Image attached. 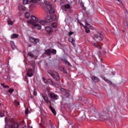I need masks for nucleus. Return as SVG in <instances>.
Listing matches in <instances>:
<instances>
[{"label":"nucleus","mask_w":128,"mask_h":128,"mask_svg":"<svg viewBox=\"0 0 128 128\" xmlns=\"http://www.w3.org/2000/svg\"><path fill=\"white\" fill-rule=\"evenodd\" d=\"M53 2H56V0H52Z\"/></svg>","instance_id":"obj_53"},{"label":"nucleus","mask_w":128,"mask_h":128,"mask_svg":"<svg viewBox=\"0 0 128 128\" xmlns=\"http://www.w3.org/2000/svg\"><path fill=\"white\" fill-rule=\"evenodd\" d=\"M40 96L43 100L46 102V104H48L50 102V100H48V96H44L42 94H40Z\"/></svg>","instance_id":"obj_9"},{"label":"nucleus","mask_w":128,"mask_h":128,"mask_svg":"<svg viewBox=\"0 0 128 128\" xmlns=\"http://www.w3.org/2000/svg\"><path fill=\"white\" fill-rule=\"evenodd\" d=\"M28 56H30L31 58H34V54H32V52H28Z\"/></svg>","instance_id":"obj_30"},{"label":"nucleus","mask_w":128,"mask_h":128,"mask_svg":"<svg viewBox=\"0 0 128 128\" xmlns=\"http://www.w3.org/2000/svg\"><path fill=\"white\" fill-rule=\"evenodd\" d=\"M49 74L51 75L53 78H54V80H60V76H58V72H54Z\"/></svg>","instance_id":"obj_5"},{"label":"nucleus","mask_w":128,"mask_h":128,"mask_svg":"<svg viewBox=\"0 0 128 128\" xmlns=\"http://www.w3.org/2000/svg\"><path fill=\"white\" fill-rule=\"evenodd\" d=\"M102 80H104L106 81V82L107 83V84H112V82L110 80H108V79H106V77L104 76H102Z\"/></svg>","instance_id":"obj_18"},{"label":"nucleus","mask_w":128,"mask_h":128,"mask_svg":"<svg viewBox=\"0 0 128 128\" xmlns=\"http://www.w3.org/2000/svg\"><path fill=\"white\" fill-rule=\"evenodd\" d=\"M70 93H66L65 94V96H66L67 98H70Z\"/></svg>","instance_id":"obj_46"},{"label":"nucleus","mask_w":128,"mask_h":128,"mask_svg":"<svg viewBox=\"0 0 128 128\" xmlns=\"http://www.w3.org/2000/svg\"><path fill=\"white\" fill-rule=\"evenodd\" d=\"M30 4V1L28 0H23V4Z\"/></svg>","instance_id":"obj_24"},{"label":"nucleus","mask_w":128,"mask_h":128,"mask_svg":"<svg viewBox=\"0 0 128 128\" xmlns=\"http://www.w3.org/2000/svg\"><path fill=\"white\" fill-rule=\"evenodd\" d=\"M68 41L70 42H72V44H74V38L72 37H69L68 38Z\"/></svg>","instance_id":"obj_19"},{"label":"nucleus","mask_w":128,"mask_h":128,"mask_svg":"<svg viewBox=\"0 0 128 128\" xmlns=\"http://www.w3.org/2000/svg\"><path fill=\"white\" fill-rule=\"evenodd\" d=\"M80 26H84H84L83 24H82L81 22H80Z\"/></svg>","instance_id":"obj_51"},{"label":"nucleus","mask_w":128,"mask_h":128,"mask_svg":"<svg viewBox=\"0 0 128 128\" xmlns=\"http://www.w3.org/2000/svg\"><path fill=\"white\" fill-rule=\"evenodd\" d=\"M93 82H98L99 80L98 78L96 76H92L91 78Z\"/></svg>","instance_id":"obj_22"},{"label":"nucleus","mask_w":128,"mask_h":128,"mask_svg":"<svg viewBox=\"0 0 128 128\" xmlns=\"http://www.w3.org/2000/svg\"><path fill=\"white\" fill-rule=\"evenodd\" d=\"M30 20H27L28 24H34V22H38V18L35 16H30Z\"/></svg>","instance_id":"obj_3"},{"label":"nucleus","mask_w":128,"mask_h":128,"mask_svg":"<svg viewBox=\"0 0 128 128\" xmlns=\"http://www.w3.org/2000/svg\"><path fill=\"white\" fill-rule=\"evenodd\" d=\"M63 62H64V64H67L68 66H72L70 64V62H68V61L66 60H64Z\"/></svg>","instance_id":"obj_20"},{"label":"nucleus","mask_w":128,"mask_h":128,"mask_svg":"<svg viewBox=\"0 0 128 128\" xmlns=\"http://www.w3.org/2000/svg\"><path fill=\"white\" fill-rule=\"evenodd\" d=\"M40 24H42V26H44V24H46V20H42L41 22H40Z\"/></svg>","instance_id":"obj_32"},{"label":"nucleus","mask_w":128,"mask_h":128,"mask_svg":"<svg viewBox=\"0 0 128 128\" xmlns=\"http://www.w3.org/2000/svg\"><path fill=\"white\" fill-rule=\"evenodd\" d=\"M2 114H4V116H8V112L6 111H4V112H3Z\"/></svg>","instance_id":"obj_45"},{"label":"nucleus","mask_w":128,"mask_h":128,"mask_svg":"<svg viewBox=\"0 0 128 128\" xmlns=\"http://www.w3.org/2000/svg\"><path fill=\"white\" fill-rule=\"evenodd\" d=\"M25 114H28V110H26V111H25Z\"/></svg>","instance_id":"obj_52"},{"label":"nucleus","mask_w":128,"mask_h":128,"mask_svg":"<svg viewBox=\"0 0 128 128\" xmlns=\"http://www.w3.org/2000/svg\"><path fill=\"white\" fill-rule=\"evenodd\" d=\"M28 46H29L30 48V46H32V45L29 44V45H28Z\"/></svg>","instance_id":"obj_55"},{"label":"nucleus","mask_w":128,"mask_h":128,"mask_svg":"<svg viewBox=\"0 0 128 128\" xmlns=\"http://www.w3.org/2000/svg\"><path fill=\"white\" fill-rule=\"evenodd\" d=\"M10 44L11 46V48L13 50L16 48V44H14V41H10Z\"/></svg>","instance_id":"obj_12"},{"label":"nucleus","mask_w":128,"mask_h":128,"mask_svg":"<svg viewBox=\"0 0 128 128\" xmlns=\"http://www.w3.org/2000/svg\"><path fill=\"white\" fill-rule=\"evenodd\" d=\"M14 90L12 88H10L8 92H10V94H12V92H14Z\"/></svg>","instance_id":"obj_41"},{"label":"nucleus","mask_w":128,"mask_h":128,"mask_svg":"<svg viewBox=\"0 0 128 128\" xmlns=\"http://www.w3.org/2000/svg\"><path fill=\"white\" fill-rule=\"evenodd\" d=\"M52 28H56V26H57V24H56V22H54V23H52Z\"/></svg>","instance_id":"obj_33"},{"label":"nucleus","mask_w":128,"mask_h":128,"mask_svg":"<svg viewBox=\"0 0 128 128\" xmlns=\"http://www.w3.org/2000/svg\"><path fill=\"white\" fill-rule=\"evenodd\" d=\"M47 82H49V84L52 86H54V82H52L50 79H48Z\"/></svg>","instance_id":"obj_26"},{"label":"nucleus","mask_w":128,"mask_h":128,"mask_svg":"<svg viewBox=\"0 0 128 128\" xmlns=\"http://www.w3.org/2000/svg\"><path fill=\"white\" fill-rule=\"evenodd\" d=\"M46 54H52V50H47L46 51Z\"/></svg>","instance_id":"obj_29"},{"label":"nucleus","mask_w":128,"mask_h":128,"mask_svg":"<svg viewBox=\"0 0 128 128\" xmlns=\"http://www.w3.org/2000/svg\"><path fill=\"white\" fill-rule=\"evenodd\" d=\"M60 91L62 92H66V90L62 88L60 89Z\"/></svg>","instance_id":"obj_38"},{"label":"nucleus","mask_w":128,"mask_h":128,"mask_svg":"<svg viewBox=\"0 0 128 128\" xmlns=\"http://www.w3.org/2000/svg\"><path fill=\"white\" fill-rule=\"evenodd\" d=\"M84 28H85L86 34H89V32H90V30L88 28V26H84Z\"/></svg>","instance_id":"obj_21"},{"label":"nucleus","mask_w":128,"mask_h":128,"mask_svg":"<svg viewBox=\"0 0 128 128\" xmlns=\"http://www.w3.org/2000/svg\"><path fill=\"white\" fill-rule=\"evenodd\" d=\"M2 86H3V88H10V87L8 86H4V84H2Z\"/></svg>","instance_id":"obj_47"},{"label":"nucleus","mask_w":128,"mask_h":128,"mask_svg":"<svg viewBox=\"0 0 128 128\" xmlns=\"http://www.w3.org/2000/svg\"><path fill=\"white\" fill-rule=\"evenodd\" d=\"M70 8V4H66L62 6V10H68Z\"/></svg>","instance_id":"obj_10"},{"label":"nucleus","mask_w":128,"mask_h":128,"mask_svg":"<svg viewBox=\"0 0 128 128\" xmlns=\"http://www.w3.org/2000/svg\"><path fill=\"white\" fill-rule=\"evenodd\" d=\"M14 104L15 106H20V103H19V102L16 101V100H14Z\"/></svg>","instance_id":"obj_35"},{"label":"nucleus","mask_w":128,"mask_h":128,"mask_svg":"<svg viewBox=\"0 0 128 128\" xmlns=\"http://www.w3.org/2000/svg\"><path fill=\"white\" fill-rule=\"evenodd\" d=\"M80 6H81V8H84V4L81 3L80 4Z\"/></svg>","instance_id":"obj_49"},{"label":"nucleus","mask_w":128,"mask_h":128,"mask_svg":"<svg viewBox=\"0 0 128 128\" xmlns=\"http://www.w3.org/2000/svg\"><path fill=\"white\" fill-rule=\"evenodd\" d=\"M66 92H68V90H67Z\"/></svg>","instance_id":"obj_58"},{"label":"nucleus","mask_w":128,"mask_h":128,"mask_svg":"<svg viewBox=\"0 0 128 128\" xmlns=\"http://www.w3.org/2000/svg\"><path fill=\"white\" fill-rule=\"evenodd\" d=\"M34 28L37 30H42V26L40 24H36L34 25Z\"/></svg>","instance_id":"obj_17"},{"label":"nucleus","mask_w":128,"mask_h":128,"mask_svg":"<svg viewBox=\"0 0 128 128\" xmlns=\"http://www.w3.org/2000/svg\"><path fill=\"white\" fill-rule=\"evenodd\" d=\"M105 54H106V52H105Z\"/></svg>","instance_id":"obj_57"},{"label":"nucleus","mask_w":128,"mask_h":128,"mask_svg":"<svg viewBox=\"0 0 128 128\" xmlns=\"http://www.w3.org/2000/svg\"><path fill=\"white\" fill-rule=\"evenodd\" d=\"M46 22H50L52 21V16H48L46 18Z\"/></svg>","instance_id":"obj_11"},{"label":"nucleus","mask_w":128,"mask_h":128,"mask_svg":"<svg viewBox=\"0 0 128 128\" xmlns=\"http://www.w3.org/2000/svg\"><path fill=\"white\" fill-rule=\"evenodd\" d=\"M50 110L52 112V114H54V116L56 115V110H54V108H52V106H50Z\"/></svg>","instance_id":"obj_13"},{"label":"nucleus","mask_w":128,"mask_h":128,"mask_svg":"<svg viewBox=\"0 0 128 128\" xmlns=\"http://www.w3.org/2000/svg\"><path fill=\"white\" fill-rule=\"evenodd\" d=\"M1 14H2L0 13V16H1Z\"/></svg>","instance_id":"obj_56"},{"label":"nucleus","mask_w":128,"mask_h":128,"mask_svg":"<svg viewBox=\"0 0 128 128\" xmlns=\"http://www.w3.org/2000/svg\"><path fill=\"white\" fill-rule=\"evenodd\" d=\"M73 34H74V32H68V36H72Z\"/></svg>","instance_id":"obj_48"},{"label":"nucleus","mask_w":128,"mask_h":128,"mask_svg":"<svg viewBox=\"0 0 128 128\" xmlns=\"http://www.w3.org/2000/svg\"><path fill=\"white\" fill-rule=\"evenodd\" d=\"M42 4H46V6L44 8L45 12H49L50 14L54 12V4H51L50 2H46V0H38Z\"/></svg>","instance_id":"obj_2"},{"label":"nucleus","mask_w":128,"mask_h":128,"mask_svg":"<svg viewBox=\"0 0 128 128\" xmlns=\"http://www.w3.org/2000/svg\"><path fill=\"white\" fill-rule=\"evenodd\" d=\"M85 24H86V26H88V28H90V30L94 29V27H92V26L90 24H88L87 22H85Z\"/></svg>","instance_id":"obj_23"},{"label":"nucleus","mask_w":128,"mask_h":128,"mask_svg":"<svg viewBox=\"0 0 128 128\" xmlns=\"http://www.w3.org/2000/svg\"><path fill=\"white\" fill-rule=\"evenodd\" d=\"M93 39L98 42H100L102 40V35L100 34H95L92 36Z\"/></svg>","instance_id":"obj_4"},{"label":"nucleus","mask_w":128,"mask_h":128,"mask_svg":"<svg viewBox=\"0 0 128 128\" xmlns=\"http://www.w3.org/2000/svg\"><path fill=\"white\" fill-rule=\"evenodd\" d=\"M18 36H19L18 34H14L12 35L11 38H18Z\"/></svg>","instance_id":"obj_25"},{"label":"nucleus","mask_w":128,"mask_h":128,"mask_svg":"<svg viewBox=\"0 0 128 128\" xmlns=\"http://www.w3.org/2000/svg\"><path fill=\"white\" fill-rule=\"evenodd\" d=\"M60 4H66V0H60Z\"/></svg>","instance_id":"obj_28"},{"label":"nucleus","mask_w":128,"mask_h":128,"mask_svg":"<svg viewBox=\"0 0 128 128\" xmlns=\"http://www.w3.org/2000/svg\"><path fill=\"white\" fill-rule=\"evenodd\" d=\"M2 112H4V111H2L0 112V118H3V116H4V113Z\"/></svg>","instance_id":"obj_36"},{"label":"nucleus","mask_w":128,"mask_h":128,"mask_svg":"<svg viewBox=\"0 0 128 128\" xmlns=\"http://www.w3.org/2000/svg\"><path fill=\"white\" fill-rule=\"evenodd\" d=\"M52 20H56V15L54 14L52 17Z\"/></svg>","instance_id":"obj_37"},{"label":"nucleus","mask_w":128,"mask_h":128,"mask_svg":"<svg viewBox=\"0 0 128 128\" xmlns=\"http://www.w3.org/2000/svg\"><path fill=\"white\" fill-rule=\"evenodd\" d=\"M51 52H52V54H56V50H53Z\"/></svg>","instance_id":"obj_43"},{"label":"nucleus","mask_w":128,"mask_h":128,"mask_svg":"<svg viewBox=\"0 0 128 128\" xmlns=\"http://www.w3.org/2000/svg\"><path fill=\"white\" fill-rule=\"evenodd\" d=\"M34 96H37L38 92H36V90H34V92H33Z\"/></svg>","instance_id":"obj_44"},{"label":"nucleus","mask_w":128,"mask_h":128,"mask_svg":"<svg viewBox=\"0 0 128 128\" xmlns=\"http://www.w3.org/2000/svg\"><path fill=\"white\" fill-rule=\"evenodd\" d=\"M37 2H38V0H30V2H32V4H36Z\"/></svg>","instance_id":"obj_39"},{"label":"nucleus","mask_w":128,"mask_h":128,"mask_svg":"<svg viewBox=\"0 0 128 128\" xmlns=\"http://www.w3.org/2000/svg\"><path fill=\"white\" fill-rule=\"evenodd\" d=\"M4 78L5 80H8V76H4Z\"/></svg>","instance_id":"obj_50"},{"label":"nucleus","mask_w":128,"mask_h":128,"mask_svg":"<svg viewBox=\"0 0 128 128\" xmlns=\"http://www.w3.org/2000/svg\"><path fill=\"white\" fill-rule=\"evenodd\" d=\"M92 46H98V43L96 42H92Z\"/></svg>","instance_id":"obj_40"},{"label":"nucleus","mask_w":128,"mask_h":128,"mask_svg":"<svg viewBox=\"0 0 128 128\" xmlns=\"http://www.w3.org/2000/svg\"><path fill=\"white\" fill-rule=\"evenodd\" d=\"M90 102V101L88 100H84V104H88Z\"/></svg>","instance_id":"obj_31"},{"label":"nucleus","mask_w":128,"mask_h":128,"mask_svg":"<svg viewBox=\"0 0 128 128\" xmlns=\"http://www.w3.org/2000/svg\"><path fill=\"white\" fill-rule=\"evenodd\" d=\"M18 10H22V12H24L26 10V8L22 6H20Z\"/></svg>","instance_id":"obj_14"},{"label":"nucleus","mask_w":128,"mask_h":128,"mask_svg":"<svg viewBox=\"0 0 128 128\" xmlns=\"http://www.w3.org/2000/svg\"><path fill=\"white\" fill-rule=\"evenodd\" d=\"M49 96L51 98H52V100H56L58 99V95L54 93H50L49 94Z\"/></svg>","instance_id":"obj_7"},{"label":"nucleus","mask_w":128,"mask_h":128,"mask_svg":"<svg viewBox=\"0 0 128 128\" xmlns=\"http://www.w3.org/2000/svg\"><path fill=\"white\" fill-rule=\"evenodd\" d=\"M64 74H68V72L66 70H64Z\"/></svg>","instance_id":"obj_54"},{"label":"nucleus","mask_w":128,"mask_h":128,"mask_svg":"<svg viewBox=\"0 0 128 128\" xmlns=\"http://www.w3.org/2000/svg\"><path fill=\"white\" fill-rule=\"evenodd\" d=\"M8 118L6 117L4 119V120H5V122H7V124H8V122H10V120L8 121Z\"/></svg>","instance_id":"obj_42"},{"label":"nucleus","mask_w":128,"mask_h":128,"mask_svg":"<svg viewBox=\"0 0 128 128\" xmlns=\"http://www.w3.org/2000/svg\"><path fill=\"white\" fill-rule=\"evenodd\" d=\"M8 25L10 26H12L14 24V22L12 20V19L8 18Z\"/></svg>","instance_id":"obj_16"},{"label":"nucleus","mask_w":128,"mask_h":128,"mask_svg":"<svg viewBox=\"0 0 128 128\" xmlns=\"http://www.w3.org/2000/svg\"><path fill=\"white\" fill-rule=\"evenodd\" d=\"M110 118V115H108V110H106L102 113H99L96 112L94 114V116H93V120H108Z\"/></svg>","instance_id":"obj_1"},{"label":"nucleus","mask_w":128,"mask_h":128,"mask_svg":"<svg viewBox=\"0 0 128 128\" xmlns=\"http://www.w3.org/2000/svg\"><path fill=\"white\" fill-rule=\"evenodd\" d=\"M34 70L32 69H28L27 70L26 72V74L28 76L29 78H32V76H34Z\"/></svg>","instance_id":"obj_6"},{"label":"nucleus","mask_w":128,"mask_h":128,"mask_svg":"<svg viewBox=\"0 0 128 128\" xmlns=\"http://www.w3.org/2000/svg\"><path fill=\"white\" fill-rule=\"evenodd\" d=\"M45 30L47 32H52V29L50 26L46 27Z\"/></svg>","instance_id":"obj_15"},{"label":"nucleus","mask_w":128,"mask_h":128,"mask_svg":"<svg viewBox=\"0 0 128 128\" xmlns=\"http://www.w3.org/2000/svg\"><path fill=\"white\" fill-rule=\"evenodd\" d=\"M42 80L44 84H48V80L46 78L42 77Z\"/></svg>","instance_id":"obj_34"},{"label":"nucleus","mask_w":128,"mask_h":128,"mask_svg":"<svg viewBox=\"0 0 128 128\" xmlns=\"http://www.w3.org/2000/svg\"><path fill=\"white\" fill-rule=\"evenodd\" d=\"M30 40L31 42H32L33 44H38V42H40V40L38 38H36L34 37H30Z\"/></svg>","instance_id":"obj_8"},{"label":"nucleus","mask_w":128,"mask_h":128,"mask_svg":"<svg viewBox=\"0 0 128 128\" xmlns=\"http://www.w3.org/2000/svg\"><path fill=\"white\" fill-rule=\"evenodd\" d=\"M30 13L28 12H26L25 13V18H30Z\"/></svg>","instance_id":"obj_27"}]
</instances>
